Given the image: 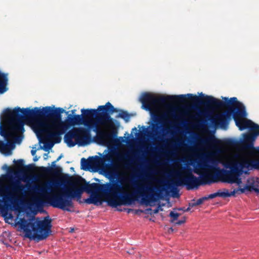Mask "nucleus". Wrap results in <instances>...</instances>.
<instances>
[{
	"label": "nucleus",
	"mask_w": 259,
	"mask_h": 259,
	"mask_svg": "<svg viewBox=\"0 0 259 259\" xmlns=\"http://www.w3.org/2000/svg\"><path fill=\"white\" fill-rule=\"evenodd\" d=\"M184 174L186 176L184 178L179 177L171 183H168L167 188L174 189L175 186L185 185L188 190H190L197 188L199 186L202 185L200 177L198 178L193 175L190 168L184 167Z\"/></svg>",
	"instance_id": "obj_10"
},
{
	"label": "nucleus",
	"mask_w": 259,
	"mask_h": 259,
	"mask_svg": "<svg viewBox=\"0 0 259 259\" xmlns=\"http://www.w3.org/2000/svg\"><path fill=\"white\" fill-rule=\"evenodd\" d=\"M98 112L93 122H85V126L93 129L96 133L97 140L101 143L111 141L116 136L117 132L110 114L117 112L110 102L98 107Z\"/></svg>",
	"instance_id": "obj_3"
},
{
	"label": "nucleus",
	"mask_w": 259,
	"mask_h": 259,
	"mask_svg": "<svg viewBox=\"0 0 259 259\" xmlns=\"http://www.w3.org/2000/svg\"><path fill=\"white\" fill-rule=\"evenodd\" d=\"M125 166H126V168H128V164L127 163H125Z\"/></svg>",
	"instance_id": "obj_41"
},
{
	"label": "nucleus",
	"mask_w": 259,
	"mask_h": 259,
	"mask_svg": "<svg viewBox=\"0 0 259 259\" xmlns=\"http://www.w3.org/2000/svg\"><path fill=\"white\" fill-rule=\"evenodd\" d=\"M62 157V156L60 155L56 160L52 162V165L54 166V167H41V169L43 172L48 175H58L60 174L61 169L59 167H56L55 163L59 161Z\"/></svg>",
	"instance_id": "obj_21"
},
{
	"label": "nucleus",
	"mask_w": 259,
	"mask_h": 259,
	"mask_svg": "<svg viewBox=\"0 0 259 259\" xmlns=\"http://www.w3.org/2000/svg\"><path fill=\"white\" fill-rule=\"evenodd\" d=\"M85 182L81 177H71L69 182L71 187L63 191L46 193L49 189L46 185L35 186V188L51 206L66 211H70V208L73 207L72 200L75 198L80 199L83 191L91 194L89 198L84 200L87 204H97L105 200L112 207L131 205L139 197L141 198L143 204L148 205L150 202H155L160 196L159 193L154 191L157 188L149 182L140 183L136 186L135 192L132 193L125 191L123 186L115 182L105 184L93 183L82 185Z\"/></svg>",
	"instance_id": "obj_1"
},
{
	"label": "nucleus",
	"mask_w": 259,
	"mask_h": 259,
	"mask_svg": "<svg viewBox=\"0 0 259 259\" xmlns=\"http://www.w3.org/2000/svg\"><path fill=\"white\" fill-rule=\"evenodd\" d=\"M138 212H143V211L142 210H141V209H138V210H135V212L136 213H138Z\"/></svg>",
	"instance_id": "obj_38"
},
{
	"label": "nucleus",
	"mask_w": 259,
	"mask_h": 259,
	"mask_svg": "<svg viewBox=\"0 0 259 259\" xmlns=\"http://www.w3.org/2000/svg\"><path fill=\"white\" fill-rule=\"evenodd\" d=\"M158 126H156V125H153L152 126V132L154 133L153 135H156L157 134V130L158 128Z\"/></svg>",
	"instance_id": "obj_29"
},
{
	"label": "nucleus",
	"mask_w": 259,
	"mask_h": 259,
	"mask_svg": "<svg viewBox=\"0 0 259 259\" xmlns=\"http://www.w3.org/2000/svg\"><path fill=\"white\" fill-rule=\"evenodd\" d=\"M98 111V108L97 109H82L81 112L82 115H74L73 116L69 115L64 122L66 123L68 127L69 126L79 125L81 123H83L85 125V122L93 121Z\"/></svg>",
	"instance_id": "obj_11"
},
{
	"label": "nucleus",
	"mask_w": 259,
	"mask_h": 259,
	"mask_svg": "<svg viewBox=\"0 0 259 259\" xmlns=\"http://www.w3.org/2000/svg\"><path fill=\"white\" fill-rule=\"evenodd\" d=\"M15 147L13 142L8 140L5 143L3 141H0V152L5 154H10L12 149Z\"/></svg>",
	"instance_id": "obj_22"
},
{
	"label": "nucleus",
	"mask_w": 259,
	"mask_h": 259,
	"mask_svg": "<svg viewBox=\"0 0 259 259\" xmlns=\"http://www.w3.org/2000/svg\"><path fill=\"white\" fill-rule=\"evenodd\" d=\"M25 186L22 184L20 181L16 180L11 184L10 185L7 186V195L3 197V200L0 199V211L3 212L6 210V207L2 204L4 202L5 205L7 201H9L14 206L18 204L21 195L22 194V191ZM2 186L0 185V196H2Z\"/></svg>",
	"instance_id": "obj_9"
},
{
	"label": "nucleus",
	"mask_w": 259,
	"mask_h": 259,
	"mask_svg": "<svg viewBox=\"0 0 259 259\" xmlns=\"http://www.w3.org/2000/svg\"><path fill=\"white\" fill-rule=\"evenodd\" d=\"M100 158L97 156L90 157L88 159L82 158L81 159V166L83 169L92 168L96 166L99 162Z\"/></svg>",
	"instance_id": "obj_18"
},
{
	"label": "nucleus",
	"mask_w": 259,
	"mask_h": 259,
	"mask_svg": "<svg viewBox=\"0 0 259 259\" xmlns=\"http://www.w3.org/2000/svg\"><path fill=\"white\" fill-rule=\"evenodd\" d=\"M7 84V83L6 84V85H5V87L3 88V89L2 90H0V93H3L4 92H5L6 90V85Z\"/></svg>",
	"instance_id": "obj_34"
},
{
	"label": "nucleus",
	"mask_w": 259,
	"mask_h": 259,
	"mask_svg": "<svg viewBox=\"0 0 259 259\" xmlns=\"http://www.w3.org/2000/svg\"><path fill=\"white\" fill-rule=\"evenodd\" d=\"M168 101L185 102L186 101V95H180L157 97L153 94L146 93L143 94L140 98V101L142 103L144 109L150 111L158 109L160 105L164 104Z\"/></svg>",
	"instance_id": "obj_8"
},
{
	"label": "nucleus",
	"mask_w": 259,
	"mask_h": 259,
	"mask_svg": "<svg viewBox=\"0 0 259 259\" xmlns=\"http://www.w3.org/2000/svg\"><path fill=\"white\" fill-rule=\"evenodd\" d=\"M175 174L176 176H179L180 175V171H175Z\"/></svg>",
	"instance_id": "obj_35"
},
{
	"label": "nucleus",
	"mask_w": 259,
	"mask_h": 259,
	"mask_svg": "<svg viewBox=\"0 0 259 259\" xmlns=\"http://www.w3.org/2000/svg\"><path fill=\"white\" fill-rule=\"evenodd\" d=\"M76 128H73L69 131L64 136V140L65 142L69 147H72L76 145Z\"/></svg>",
	"instance_id": "obj_19"
},
{
	"label": "nucleus",
	"mask_w": 259,
	"mask_h": 259,
	"mask_svg": "<svg viewBox=\"0 0 259 259\" xmlns=\"http://www.w3.org/2000/svg\"><path fill=\"white\" fill-rule=\"evenodd\" d=\"M200 143L196 145L195 148L190 147V151L198 150L200 145H202L206 148L216 149L218 148V144L220 141L216 139L214 136H210L209 137L200 139Z\"/></svg>",
	"instance_id": "obj_13"
},
{
	"label": "nucleus",
	"mask_w": 259,
	"mask_h": 259,
	"mask_svg": "<svg viewBox=\"0 0 259 259\" xmlns=\"http://www.w3.org/2000/svg\"><path fill=\"white\" fill-rule=\"evenodd\" d=\"M115 155L118 161H122L123 160V155L122 153L117 152L115 153Z\"/></svg>",
	"instance_id": "obj_27"
},
{
	"label": "nucleus",
	"mask_w": 259,
	"mask_h": 259,
	"mask_svg": "<svg viewBox=\"0 0 259 259\" xmlns=\"http://www.w3.org/2000/svg\"><path fill=\"white\" fill-rule=\"evenodd\" d=\"M34 161H36L37 160V158L36 157H34L33 159Z\"/></svg>",
	"instance_id": "obj_39"
},
{
	"label": "nucleus",
	"mask_w": 259,
	"mask_h": 259,
	"mask_svg": "<svg viewBox=\"0 0 259 259\" xmlns=\"http://www.w3.org/2000/svg\"><path fill=\"white\" fill-rule=\"evenodd\" d=\"M257 136H259V131L253 130L249 134H244L242 142L243 148L246 150L253 149V143Z\"/></svg>",
	"instance_id": "obj_15"
},
{
	"label": "nucleus",
	"mask_w": 259,
	"mask_h": 259,
	"mask_svg": "<svg viewBox=\"0 0 259 259\" xmlns=\"http://www.w3.org/2000/svg\"><path fill=\"white\" fill-rule=\"evenodd\" d=\"M226 168L230 170L220 169L217 166L206 165L215 171H218L220 180L229 184L236 183L239 185L242 183L241 175L244 168L248 169H259V160L243 159L241 161L231 159L223 164Z\"/></svg>",
	"instance_id": "obj_5"
},
{
	"label": "nucleus",
	"mask_w": 259,
	"mask_h": 259,
	"mask_svg": "<svg viewBox=\"0 0 259 259\" xmlns=\"http://www.w3.org/2000/svg\"><path fill=\"white\" fill-rule=\"evenodd\" d=\"M154 117H155V119H156V120H158V119H159V118L161 117H160V116H158V115H154Z\"/></svg>",
	"instance_id": "obj_37"
},
{
	"label": "nucleus",
	"mask_w": 259,
	"mask_h": 259,
	"mask_svg": "<svg viewBox=\"0 0 259 259\" xmlns=\"http://www.w3.org/2000/svg\"><path fill=\"white\" fill-rule=\"evenodd\" d=\"M23 159H19L17 160L16 163L17 165H19L20 166H22L23 164Z\"/></svg>",
	"instance_id": "obj_32"
},
{
	"label": "nucleus",
	"mask_w": 259,
	"mask_h": 259,
	"mask_svg": "<svg viewBox=\"0 0 259 259\" xmlns=\"http://www.w3.org/2000/svg\"><path fill=\"white\" fill-rule=\"evenodd\" d=\"M31 168H32V166L31 165H29L28 166L24 167V170L25 171H28L31 170Z\"/></svg>",
	"instance_id": "obj_30"
},
{
	"label": "nucleus",
	"mask_w": 259,
	"mask_h": 259,
	"mask_svg": "<svg viewBox=\"0 0 259 259\" xmlns=\"http://www.w3.org/2000/svg\"><path fill=\"white\" fill-rule=\"evenodd\" d=\"M237 192V190L234 189L233 191L229 192L228 190L224 189V191L221 192L220 190H219L218 192L210 194L208 195L207 197H204L203 199H213L217 197H221L223 198L231 197L232 196H234Z\"/></svg>",
	"instance_id": "obj_20"
},
{
	"label": "nucleus",
	"mask_w": 259,
	"mask_h": 259,
	"mask_svg": "<svg viewBox=\"0 0 259 259\" xmlns=\"http://www.w3.org/2000/svg\"><path fill=\"white\" fill-rule=\"evenodd\" d=\"M180 215V214L177 212H175L173 211H170L169 213V217L171 218L170 222L171 223H175V221L178 220Z\"/></svg>",
	"instance_id": "obj_25"
},
{
	"label": "nucleus",
	"mask_w": 259,
	"mask_h": 259,
	"mask_svg": "<svg viewBox=\"0 0 259 259\" xmlns=\"http://www.w3.org/2000/svg\"><path fill=\"white\" fill-rule=\"evenodd\" d=\"M158 209H156L154 210V212L155 213H157V212H158Z\"/></svg>",
	"instance_id": "obj_40"
},
{
	"label": "nucleus",
	"mask_w": 259,
	"mask_h": 259,
	"mask_svg": "<svg viewBox=\"0 0 259 259\" xmlns=\"http://www.w3.org/2000/svg\"><path fill=\"white\" fill-rule=\"evenodd\" d=\"M20 222L19 224L23 230L25 237L30 240L36 241L44 240L51 233V220L48 217L33 222H28L24 219H21Z\"/></svg>",
	"instance_id": "obj_6"
},
{
	"label": "nucleus",
	"mask_w": 259,
	"mask_h": 259,
	"mask_svg": "<svg viewBox=\"0 0 259 259\" xmlns=\"http://www.w3.org/2000/svg\"><path fill=\"white\" fill-rule=\"evenodd\" d=\"M189 210V208H187V209L186 210H185V211H188Z\"/></svg>",
	"instance_id": "obj_43"
},
{
	"label": "nucleus",
	"mask_w": 259,
	"mask_h": 259,
	"mask_svg": "<svg viewBox=\"0 0 259 259\" xmlns=\"http://www.w3.org/2000/svg\"><path fill=\"white\" fill-rule=\"evenodd\" d=\"M187 96L189 97V99L194 103H198L200 102V98L199 97L195 95L193 96L192 94H188Z\"/></svg>",
	"instance_id": "obj_26"
},
{
	"label": "nucleus",
	"mask_w": 259,
	"mask_h": 259,
	"mask_svg": "<svg viewBox=\"0 0 259 259\" xmlns=\"http://www.w3.org/2000/svg\"><path fill=\"white\" fill-rule=\"evenodd\" d=\"M63 111L61 108L53 109L50 107H43L41 110L36 107L26 111L24 115L26 120H35V127L38 135L59 143L60 136L68 129L66 123L61 121Z\"/></svg>",
	"instance_id": "obj_2"
},
{
	"label": "nucleus",
	"mask_w": 259,
	"mask_h": 259,
	"mask_svg": "<svg viewBox=\"0 0 259 259\" xmlns=\"http://www.w3.org/2000/svg\"><path fill=\"white\" fill-rule=\"evenodd\" d=\"M149 179H151V180H153V181H155V182H157L158 183H160L161 182V181L160 180H157V179H156L155 178H153L152 177H149Z\"/></svg>",
	"instance_id": "obj_33"
},
{
	"label": "nucleus",
	"mask_w": 259,
	"mask_h": 259,
	"mask_svg": "<svg viewBox=\"0 0 259 259\" xmlns=\"http://www.w3.org/2000/svg\"><path fill=\"white\" fill-rule=\"evenodd\" d=\"M204 200H206V199H203V197L202 198L199 199L198 200H197V201L196 202V204L199 205V204H201L203 202Z\"/></svg>",
	"instance_id": "obj_31"
},
{
	"label": "nucleus",
	"mask_w": 259,
	"mask_h": 259,
	"mask_svg": "<svg viewBox=\"0 0 259 259\" xmlns=\"http://www.w3.org/2000/svg\"><path fill=\"white\" fill-rule=\"evenodd\" d=\"M186 222V218L185 217H183L181 220L177 221V222H175L174 223L175 224V225H181L182 224H183L185 223Z\"/></svg>",
	"instance_id": "obj_28"
},
{
	"label": "nucleus",
	"mask_w": 259,
	"mask_h": 259,
	"mask_svg": "<svg viewBox=\"0 0 259 259\" xmlns=\"http://www.w3.org/2000/svg\"><path fill=\"white\" fill-rule=\"evenodd\" d=\"M7 82H8L7 75L0 72V90L3 89Z\"/></svg>",
	"instance_id": "obj_23"
},
{
	"label": "nucleus",
	"mask_w": 259,
	"mask_h": 259,
	"mask_svg": "<svg viewBox=\"0 0 259 259\" xmlns=\"http://www.w3.org/2000/svg\"><path fill=\"white\" fill-rule=\"evenodd\" d=\"M225 102L217 99L213 97L206 96L201 101V104L205 107L211 109H219L223 107H227L233 112V118L236 125L241 131L246 128L251 130L259 129V125L253 122L250 120L242 119V117L246 116V113L244 106L238 102L236 97L231 98L229 100L224 98Z\"/></svg>",
	"instance_id": "obj_4"
},
{
	"label": "nucleus",
	"mask_w": 259,
	"mask_h": 259,
	"mask_svg": "<svg viewBox=\"0 0 259 259\" xmlns=\"http://www.w3.org/2000/svg\"><path fill=\"white\" fill-rule=\"evenodd\" d=\"M77 139L76 144L79 146H83L89 143L91 140L90 132L83 127L76 128L75 130Z\"/></svg>",
	"instance_id": "obj_14"
},
{
	"label": "nucleus",
	"mask_w": 259,
	"mask_h": 259,
	"mask_svg": "<svg viewBox=\"0 0 259 259\" xmlns=\"http://www.w3.org/2000/svg\"><path fill=\"white\" fill-rule=\"evenodd\" d=\"M117 118L120 117L124 119L126 121H128L130 115L126 111H121V112L119 113V114L116 116Z\"/></svg>",
	"instance_id": "obj_24"
},
{
	"label": "nucleus",
	"mask_w": 259,
	"mask_h": 259,
	"mask_svg": "<svg viewBox=\"0 0 259 259\" xmlns=\"http://www.w3.org/2000/svg\"><path fill=\"white\" fill-rule=\"evenodd\" d=\"M35 152H36L35 150H32L31 151V154H32L33 156H34V155L35 154Z\"/></svg>",
	"instance_id": "obj_36"
},
{
	"label": "nucleus",
	"mask_w": 259,
	"mask_h": 259,
	"mask_svg": "<svg viewBox=\"0 0 259 259\" xmlns=\"http://www.w3.org/2000/svg\"><path fill=\"white\" fill-rule=\"evenodd\" d=\"M230 116L231 112L228 111L218 113L212 117L211 121L215 124H220L221 126L224 127L227 125Z\"/></svg>",
	"instance_id": "obj_16"
},
{
	"label": "nucleus",
	"mask_w": 259,
	"mask_h": 259,
	"mask_svg": "<svg viewBox=\"0 0 259 259\" xmlns=\"http://www.w3.org/2000/svg\"><path fill=\"white\" fill-rule=\"evenodd\" d=\"M119 165L116 163H113L111 166L109 168L108 170V174L112 178L115 177H119L120 178V182L122 184L127 181V178L124 177V174L122 173L121 176L119 174Z\"/></svg>",
	"instance_id": "obj_17"
},
{
	"label": "nucleus",
	"mask_w": 259,
	"mask_h": 259,
	"mask_svg": "<svg viewBox=\"0 0 259 259\" xmlns=\"http://www.w3.org/2000/svg\"><path fill=\"white\" fill-rule=\"evenodd\" d=\"M240 191H241V192H244V190L243 189H241Z\"/></svg>",
	"instance_id": "obj_42"
},
{
	"label": "nucleus",
	"mask_w": 259,
	"mask_h": 259,
	"mask_svg": "<svg viewBox=\"0 0 259 259\" xmlns=\"http://www.w3.org/2000/svg\"><path fill=\"white\" fill-rule=\"evenodd\" d=\"M206 165H209L206 163L200 164H199V168H195L194 170V172L197 174L202 173L200 177L202 185L214 183L220 180L218 171H215Z\"/></svg>",
	"instance_id": "obj_12"
},
{
	"label": "nucleus",
	"mask_w": 259,
	"mask_h": 259,
	"mask_svg": "<svg viewBox=\"0 0 259 259\" xmlns=\"http://www.w3.org/2000/svg\"><path fill=\"white\" fill-rule=\"evenodd\" d=\"M29 109H21L19 107L13 110H9L7 113L9 118V128L0 127V135L8 140L14 134L24 130V119H26L24 113Z\"/></svg>",
	"instance_id": "obj_7"
}]
</instances>
